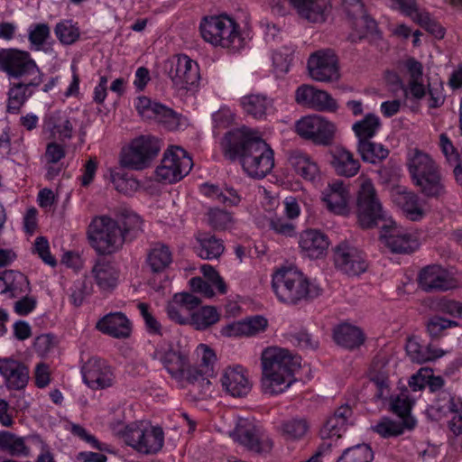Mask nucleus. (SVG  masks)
Listing matches in <instances>:
<instances>
[{
	"label": "nucleus",
	"instance_id": "nucleus-36",
	"mask_svg": "<svg viewBox=\"0 0 462 462\" xmlns=\"http://www.w3.org/2000/svg\"><path fill=\"white\" fill-rule=\"evenodd\" d=\"M331 154V163L338 175L353 177L358 172L360 162L350 151L344 147H336Z\"/></svg>",
	"mask_w": 462,
	"mask_h": 462
},
{
	"label": "nucleus",
	"instance_id": "nucleus-5",
	"mask_svg": "<svg viewBox=\"0 0 462 462\" xmlns=\"http://www.w3.org/2000/svg\"><path fill=\"white\" fill-rule=\"evenodd\" d=\"M88 237L97 253L104 255L117 252L125 242L118 221L107 216L92 219L88 226Z\"/></svg>",
	"mask_w": 462,
	"mask_h": 462
},
{
	"label": "nucleus",
	"instance_id": "nucleus-23",
	"mask_svg": "<svg viewBox=\"0 0 462 462\" xmlns=\"http://www.w3.org/2000/svg\"><path fill=\"white\" fill-rule=\"evenodd\" d=\"M43 81V74L29 77L24 81L10 84L7 99V111L12 114L19 112L30 97L33 89Z\"/></svg>",
	"mask_w": 462,
	"mask_h": 462
},
{
	"label": "nucleus",
	"instance_id": "nucleus-40",
	"mask_svg": "<svg viewBox=\"0 0 462 462\" xmlns=\"http://www.w3.org/2000/svg\"><path fill=\"white\" fill-rule=\"evenodd\" d=\"M245 112L254 118L262 119L273 112V100L263 95H248L241 99Z\"/></svg>",
	"mask_w": 462,
	"mask_h": 462
},
{
	"label": "nucleus",
	"instance_id": "nucleus-9",
	"mask_svg": "<svg viewBox=\"0 0 462 462\" xmlns=\"http://www.w3.org/2000/svg\"><path fill=\"white\" fill-rule=\"evenodd\" d=\"M0 72L13 79L43 74L30 52L18 48H0Z\"/></svg>",
	"mask_w": 462,
	"mask_h": 462
},
{
	"label": "nucleus",
	"instance_id": "nucleus-50",
	"mask_svg": "<svg viewBox=\"0 0 462 462\" xmlns=\"http://www.w3.org/2000/svg\"><path fill=\"white\" fill-rule=\"evenodd\" d=\"M309 425L305 419L292 418L283 420L279 430L282 435L290 440L300 439L304 437L308 431Z\"/></svg>",
	"mask_w": 462,
	"mask_h": 462
},
{
	"label": "nucleus",
	"instance_id": "nucleus-62",
	"mask_svg": "<svg viewBox=\"0 0 462 462\" xmlns=\"http://www.w3.org/2000/svg\"><path fill=\"white\" fill-rule=\"evenodd\" d=\"M413 401L409 397L408 391L405 390L397 395L391 403L392 411L401 418H405L410 414Z\"/></svg>",
	"mask_w": 462,
	"mask_h": 462
},
{
	"label": "nucleus",
	"instance_id": "nucleus-31",
	"mask_svg": "<svg viewBox=\"0 0 462 462\" xmlns=\"http://www.w3.org/2000/svg\"><path fill=\"white\" fill-rule=\"evenodd\" d=\"M299 245L306 256L317 259L327 251L329 242L328 236L316 229L303 231L299 239Z\"/></svg>",
	"mask_w": 462,
	"mask_h": 462
},
{
	"label": "nucleus",
	"instance_id": "nucleus-64",
	"mask_svg": "<svg viewBox=\"0 0 462 462\" xmlns=\"http://www.w3.org/2000/svg\"><path fill=\"white\" fill-rule=\"evenodd\" d=\"M439 410L444 413L452 412L457 415L462 411V398L448 393H443L439 399Z\"/></svg>",
	"mask_w": 462,
	"mask_h": 462
},
{
	"label": "nucleus",
	"instance_id": "nucleus-2",
	"mask_svg": "<svg viewBox=\"0 0 462 462\" xmlns=\"http://www.w3.org/2000/svg\"><path fill=\"white\" fill-rule=\"evenodd\" d=\"M262 391L265 394L284 393L295 381L294 372L300 367V357L286 348L266 347L261 356Z\"/></svg>",
	"mask_w": 462,
	"mask_h": 462
},
{
	"label": "nucleus",
	"instance_id": "nucleus-56",
	"mask_svg": "<svg viewBox=\"0 0 462 462\" xmlns=\"http://www.w3.org/2000/svg\"><path fill=\"white\" fill-rule=\"evenodd\" d=\"M50 35L51 30L46 23H33L28 29V40L35 50H40Z\"/></svg>",
	"mask_w": 462,
	"mask_h": 462
},
{
	"label": "nucleus",
	"instance_id": "nucleus-1",
	"mask_svg": "<svg viewBox=\"0 0 462 462\" xmlns=\"http://www.w3.org/2000/svg\"><path fill=\"white\" fill-rule=\"evenodd\" d=\"M221 146L226 157L240 159L244 171L252 178H264L274 166L272 148L245 126L227 132Z\"/></svg>",
	"mask_w": 462,
	"mask_h": 462
},
{
	"label": "nucleus",
	"instance_id": "nucleus-11",
	"mask_svg": "<svg viewBox=\"0 0 462 462\" xmlns=\"http://www.w3.org/2000/svg\"><path fill=\"white\" fill-rule=\"evenodd\" d=\"M192 160L188 152L180 147L167 149L155 173L158 180L174 183L185 177L192 168Z\"/></svg>",
	"mask_w": 462,
	"mask_h": 462
},
{
	"label": "nucleus",
	"instance_id": "nucleus-21",
	"mask_svg": "<svg viewBox=\"0 0 462 462\" xmlns=\"http://www.w3.org/2000/svg\"><path fill=\"white\" fill-rule=\"evenodd\" d=\"M295 98L298 104L317 111L335 112L337 109V101L328 92L310 85L299 87Z\"/></svg>",
	"mask_w": 462,
	"mask_h": 462
},
{
	"label": "nucleus",
	"instance_id": "nucleus-57",
	"mask_svg": "<svg viewBox=\"0 0 462 462\" xmlns=\"http://www.w3.org/2000/svg\"><path fill=\"white\" fill-rule=\"evenodd\" d=\"M427 104L430 109L440 107L445 102L444 87L441 82L428 83L426 88Z\"/></svg>",
	"mask_w": 462,
	"mask_h": 462
},
{
	"label": "nucleus",
	"instance_id": "nucleus-24",
	"mask_svg": "<svg viewBox=\"0 0 462 462\" xmlns=\"http://www.w3.org/2000/svg\"><path fill=\"white\" fill-rule=\"evenodd\" d=\"M419 282L425 291H448L456 287V281L439 265H430L422 269Z\"/></svg>",
	"mask_w": 462,
	"mask_h": 462
},
{
	"label": "nucleus",
	"instance_id": "nucleus-44",
	"mask_svg": "<svg viewBox=\"0 0 462 462\" xmlns=\"http://www.w3.org/2000/svg\"><path fill=\"white\" fill-rule=\"evenodd\" d=\"M334 339L337 345L345 348L353 349L363 344L365 337L357 327L342 324L335 328Z\"/></svg>",
	"mask_w": 462,
	"mask_h": 462
},
{
	"label": "nucleus",
	"instance_id": "nucleus-41",
	"mask_svg": "<svg viewBox=\"0 0 462 462\" xmlns=\"http://www.w3.org/2000/svg\"><path fill=\"white\" fill-rule=\"evenodd\" d=\"M26 437H21L7 430H0V450L12 457H30L31 449Z\"/></svg>",
	"mask_w": 462,
	"mask_h": 462
},
{
	"label": "nucleus",
	"instance_id": "nucleus-27",
	"mask_svg": "<svg viewBox=\"0 0 462 462\" xmlns=\"http://www.w3.org/2000/svg\"><path fill=\"white\" fill-rule=\"evenodd\" d=\"M0 374L7 388L14 390L24 388L29 379L27 367L13 358H0Z\"/></svg>",
	"mask_w": 462,
	"mask_h": 462
},
{
	"label": "nucleus",
	"instance_id": "nucleus-8",
	"mask_svg": "<svg viewBox=\"0 0 462 462\" xmlns=\"http://www.w3.org/2000/svg\"><path fill=\"white\" fill-rule=\"evenodd\" d=\"M152 356L162 364L172 378L188 383L189 349L186 346L163 342L156 346Z\"/></svg>",
	"mask_w": 462,
	"mask_h": 462
},
{
	"label": "nucleus",
	"instance_id": "nucleus-55",
	"mask_svg": "<svg viewBox=\"0 0 462 462\" xmlns=\"http://www.w3.org/2000/svg\"><path fill=\"white\" fill-rule=\"evenodd\" d=\"M111 180L116 190L126 195L134 193L139 188V182L135 179L118 171H111Z\"/></svg>",
	"mask_w": 462,
	"mask_h": 462
},
{
	"label": "nucleus",
	"instance_id": "nucleus-12",
	"mask_svg": "<svg viewBox=\"0 0 462 462\" xmlns=\"http://www.w3.org/2000/svg\"><path fill=\"white\" fill-rule=\"evenodd\" d=\"M159 140L151 135H142L134 139L129 146L123 150L121 164L133 170L146 168L160 152Z\"/></svg>",
	"mask_w": 462,
	"mask_h": 462
},
{
	"label": "nucleus",
	"instance_id": "nucleus-30",
	"mask_svg": "<svg viewBox=\"0 0 462 462\" xmlns=\"http://www.w3.org/2000/svg\"><path fill=\"white\" fill-rule=\"evenodd\" d=\"M420 192L429 199H440L447 194V185L440 167L413 181Z\"/></svg>",
	"mask_w": 462,
	"mask_h": 462
},
{
	"label": "nucleus",
	"instance_id": "nucleus-4",
	"mask_svg": "<svg viewBox=\"0 0 462 462\" xmlns=\"http://www.w3.org/2000/svg\"><path fill=\"white\" fill-rule=\"evenodd\" d=\"M202 39L214 47L238 51L244 39L237 23L226 14L205 16L199 23Z\"/></svg>",
	"mask_w": 462,
	"mask_h": 462
},
{
	"label": "nucleus",
	"instance_id": "nucleus-14",
	"mask_svg": "<svg viewBox=\"0 0 462 462\" xmlns=\"http://www.w3.org/2000/svg\"><path fill=\"white\" fill-rule=\"evenodd\" d=\"M295 130L301 138L315 144L328 145L334 139L336 125L321 116L311 115L298 120Z\"/></svg>",
	"mask_w": 462,
	"mask_h": 462
},
{
	"label": "nucleus",
	"instance_id": "nucleus-17",
	"mask_svg": "<svg viewBox=\"0 0 462 462\" xmlns=\"http://www.w3.org/2000/svg\"><path fill=\"white\" fill-rule=\"evenodd\" d=\"M336 267L347 275L356 276L367 269L363 253L347 242H341L334 248Z\"/></svg>",
	"mask_w": 462,
	"mask_h": 462
},
{
	"label": "nucleus",
	"instance_id": "nucleus-37",
	"mask_svg": "<svg viewBox=\"0 0 462 462\" xmlns=\"http://www.w3.org/2000/svg\"><path fill=\"white\" fill-rule=\"evenodd\" d=\"M405 349L411 360L418 364L434 361L445 355L442 349L431 345H421L417 337H410Z\"/></svg>",
	"mask_w": 462,
	"mask_h": 462
},
{
	"label": "nucleus",
	"instance_id": "nucleus-34",
	"mask_svg": "<svg viewBox=\"0 0 462 462\" xmlns=\"http://www.w3.org/2000/svg\"><path fill=\"white\" fill-rule=\"evenodd\" d=\"M393 202L402 208L411 220L416 221L423 217L418 196L407 190L405 187H397L392 194Z\"/></svg>",
	"mask_w": 462,
	"mask_h": 462
},
{
	"label": "nucleus",
	"instance_id": "nucleus-32",
	"mask_svg": "<svg viewBox=\"0 0 462 462\" xmlns=\"http://www.w3.org/2000/svg\"><path fill=\"white\" fill-rule=\"evenodd\" d=\"M297 14L310 23H322L329 9L328 0H291Z\"/></svg>",
	"mask_w": 462,
	"mask_h": 462
},
{
	"label": "nucleus",
	"instance_id": "nucleus-59",
	"mask_svg": "<svg viewBox=\"0 0 462 462\" xmlns=\"http://www.w3.org/2000/svg\"><path fill=\"white\" fill-rule=\"evenodd\" d=\"M270 229L278 235L284 236H293L295 235V226L282 217L276 214L268 217Z\"/></svg>",
	"mask_w": 462,
	"mask_h": 462
},
{
	"label": "nucleus",
	"instance_id": "nucleus-35",
	"mask_svg": "<svg viewBox=\"0 0 462 462\" xmlns=\"http://www.w3.org/2000/svg\"><path fill=\"white\" fill-rule=\"evenodd\" d=\"M91 274L102 292H109L118 284L119 273L109 262H97L92 267Z\"/></svg>",
	"mask_w": 462,
	"mask_h": 462
},
{
	"label": "nucleus",
	"instance_id": "nucleus-42",
	"mask_svg": "<svg viewBox=\"0 0 462 462\" xmlns=\"http://www.w3.org/2000/svg\"><path fill=\"white\" fill-rule=\"evenodd\" d=\"M146 263L152 273H162L172 263V253L164 244H153L148 251Z\"/></svg>",
	"mask_w": 462,
	"mask_h": 462
},
{
	"label": "nucleus",
	"instance_id": "nucleus-7",
	"mask_svg": "<svg viewBox=\"0 0 462 462\" xmlns=\"http://www.w3.org/2000/svg\"><path fill=\"white\" fill-rule=\"evenodd\" d=\"M357 216L359 224L369 228L377 221L385 217L381 201L377 196L373 180L365 175L357 178Z\"/></svg>",
	"mask_w": 462,
	"mask_h": 462
},
{
	"label": "nucleus",
	"instance_id": "nucleus-22",
	"mask_svg": "<svg viewBox=\"0 0 462 462\" xmlns=\"http://www.w3.org/2000/svg\"><path fill=\"white\" fill-rule=\"evenodd\" d=\"M220 381L223 390L233 397H244L252 388L247 371L241 365L226 368Z\"/></svg>",
	"mask_w": 462,
	"mask_h": 462
},
{
	"label": "nucleus",
	"instance_id": "nucleus-63",
	"mask_svg": "<svg viewBox=\"0 0 462 462\" xmlns=\"http://www.w3.org/2000/svg\"><path fill=\"white\" fill-rule=\"evenodd\" d=\"M138 114L144 119H153L161 103L152 101L147 97H139L134 102Z\"/></svg>",
	"mask_w": 462,
	"mask_h": 462
},
{
	"label": "nucleus",
	"instance_id": "nucleus-39",
	"mask_svg": "<svg viewBox=\"0 0 462 462\" xmlns=\"http://www.w3.org/2000/svg\"><path fill=\"white\" fill-rule=\"evenodd\" d=\"M114 219L118 221L125 241L133 240L143 231V221L140 216L130 208H120Z\"/></svg>",
	"mask_w": 462,
	"mask_h": 462
},
{
	"label": "nucleus",
	"instance_id": "nucleus-13",
	"mask_svg": "<svg viewBox=\"0 0 462 462\" xmlns=\"http://www.w3.org/2000/svg\"><path fill=\"white\" fill-rule=\"evenodd\" d=\"M168 75L176 90L193 92L198 87L200 76L196 61L185 54L172 57L169 60Z\"/></svg>",
	"mask_w": 462,
	"mask_h": 462
},
{
	"label": "nucleus",
	"instance_id": "nucleus-15",
	"mask_svg": "<svg viewBox=\"0 0 462 462\" xmlns=\"http://www.w3.org/2000/svg\"><path fill=\"white\" fill-rule=\"evenodd\" d=\"M380 238L391 252L411 254L419 248L418 237L411 231L397 226L393 220L382 227Z\"/></svg>",
	"mask_w": 462,
	"mask_h": 462
},
{
	"label": "nucleus",
	"instance_id": "nucleus-26",
	"mask_svg": "<svg viewBox=\"0 0 462 462\" xmlns=\"http://www.w3.org/2000/svg\"><path fill=\"white\" fill-rule=\"evenodd\" d=\"M73 123L65 113L54 111L43 118L42 132L60 142L70 140L73 136Z\"/></svg>",
	"mask_w": 462,
	"mask_h": 462
},
{
	"label": "nucleus",
	"instance_id": "nucleus-6",
	"mask_svg": "<svg viewBox=\"0 0 462 462\" xmlns=\"http://www.w3.org/2000/svg\"><path fill=\"white\" fill-rule=\"evenodd\" d=\"M120 436L126 445L144 455L157 453L164 443L162 428L144 422H134L126 425L120 432Z\"/></svg>",
	"mask_w": 462,
	"mask_h": 462
},
{
	"label": "nucleus",
	"instance_id": "nucleus-18",
	"mask_svg": "<svg viewBox=\"0 0 462 462\" xmlns=\"http://www.w3.org/2000/svg\"><path fill=\"white\" fill-rule=\"evenodd\" d=\"M83 382L93 390L110 387L115 375L110 365L98 357L89 358L81 368Z\"/></svg>",
	"mask_w": 462,
	"mask_h": 462
},
{
	"label": "nucleus",
	"instance_id": "nucleus-38",
	"mask_svg": "<svg viewBox=\"0 0 462 462\" xmlns=\"http://www.w3.org/2000/svg\"><path fill=\"white\" fill-rule=\"evenodd\" d=\"M289 163L296 174L309 181H315L319 177L318 163L308 154L293 152L289 157Z\"/></svg>",
	"mask_w": 462,
	"mask_h": 462
},
{
	"label": "nucleus",
	"instance_id": "nucleus-28",
	"mask_svg": "<svg viewBox=\"0 0 462 462\" xmlns=\"http://www.w3.org/2000/svg\"><path fill=\"white\" fill-rule=\"evenodd\" d=\"M406 165L412 182L439 167L431 155L418 148L408 151Z\"/></svg>",
	"mask_w": 462,
	"mask_h": 462
},
{
	"label": "nucleus",
	"instance_id": "nucleus-58",
	"mask_svg": "<svg viewBox=\"0 0 462 462\" xmlns=\"http://www.w3.org/2000/svg\"><path fill=\"white\" fill-rule=\"evenodd\" d=\"M67 430L75 437L89 444L92 448L103 451L106 450V444L100 443L95 436L90 434L84 427L76 423H69Z\"/></svg>",
	"mask_w": 462,
	"mask_h": 462
},
{
	"label": "nucleus",
	"instance_id": "nucleus-49",
	"mask_svg": "<svg viewBox=\"0 0 462 462\" xmlns=\"http://www.w3.org/2000/svg\"><path fill=\"white\" fill-rule=\"evenodd\" d=\"M220 314L213 306H204L190 314L189 324L198 330H204L217 323Z\"/></svg>",
	"mask_w": 462,
	"mask_h": 462
},
{
	"label": "nucleus",
	"instance_id": "nucleus-48",
	"mask_svg": "<svg viewBox=\"0 0 462 462\" xmlns=\"http://www.w3.org/2000/svg\"><path fill=\"white\" fill-rule=\"evenodd\" d=\"M153 119L171 131L180 130L188 125L185 117L162 104L156 111Z\"/></svg>",
	"mask_w": 462,
	"mask_h": 462
},
{
	"label": "nucleus",
	"instance_id": "nucleus-16",
	"mask_svg": "<svg viewBox=\"0 0 462 462\" xmlns=\"http://www.w3.org/2000/svg\"><path fill=\"white\" fill-rule=\"evenodd\" d=\"M308 69L312 79L331 82L339 79L337 59L332 51H319L310 55Z\"/></svg>",
	"mask_w": 462,
	"mask_h": 462
},
{
	"label": "nucleus",
	"instance_id": "nucleus-25",
	"mask_svg": "<svg viewBox=\"0 0 462 462\" xmlns=\"http://www.w3.org/2000/svg\"><path fill=\"white\" fill-rule=\"evenodd\" d=\"M350 193L343 181L336 180L324 189L322 200L331 212L337 215H346L349 211Z\"/></svg>",
	"mask_w": 462,
	"mask_h": 462
},
{
	"label": "nucleus",
	"instance_id": "nucleus-43",
	"mask_svg": "<svg viewBox=\"0 0 462 462\" xmlns=\"http://www.w3.org/2000/svg\"><path fill=\"white\" fill-rule=\"evenodd\" d=\"M381 126L380 117L375 114L369 113L362 119L355 122L351 128L357 139V143H362L374 138Z\"/></svg>",
	"mask_w": 462,
	"mask_h": 462
},
{
	"label": "nucleus",
	"instance_id": "nucleus-60",
	"mask_svg": "<svg viewBox=\"0 0 462 462\" xmlns=\"http://www.w3.org/2000/svg\"><path fill=\"white\" fill-rule=\"evenodd\" d=\"M439 147L449 165L460 161V154L447 134H440Z\"/></svg>",
	"mask_w": 462,
	"mask_h": 462
},
{
	"label": "nucleus",
	"instance_id": "nucleus-29",
	"mask_svg": "<svg viewBox=\"0 0 462 462\" xmlns=\"http://www.w3.org/2000/svg\"><path fill=\"white\" fill-rule=\"evenodd\" d=\"M96 328L115 338H126L131 334V322L122 312L109 313L100 319Z\"/></svg>",
	"mask_w": 462,
	"mask_h": 462
},
{
	"label": "nucleus",
	"instance_id": "nucleus-52",
	"mask_svg": "<svg viewBox=\"0 0 462 462\" xmlns=\"http://www.w3.org/2000/svg\"><path fill=\"white\" fill-rule=\"evenodd\" d=\"M54 32L59 41L65 45L74 43L80 35L79 27L71 20H63L58 23Z\"/></svg>",
	"mask_w": 462,
	"mask_h": 462
},
{
	"label": "nucleus",
	"instance_id": "nucleus-19",
	"mask_svg": "<svg viewBox=\"0 0 462 462\" xmlns=\"http://www.w3.org/2000/svg\"><path fill=\"white\" fill-rule=\"evenodd\" d=\"M408 76L407 84L400 82L402 96L406 101H411L416 106L426 96V87L423 84V66L413 58L407 59L403 63Z\"/></svg>",
	"mask_w": 462,
	"mask_h": 462
},
{
	"label": "nucleus",
	"instance_id": "nucleus-20",
	"mask_svg": "<svg viewBox=\"0 0 462 462\" xmlns=\"http://www.w3.org/2000/svg\"><path fill=\"white\" fill-rule=\"evenodd\" d=\"M233 439L255 452H267L273 447V441L259 434V430L248 419H239L231 433Z\"/></svg>",
	"mask_w": 462,
	"mask_h": 462
},
{
	"label": "nucleus",
	"instance_id": "nucleus-51",
	"mask_svg": "<svg viewBox=\"0 0 462 462\" xmlns=\"http://www.w3.org/2000/svg\"><path fill=\"white\" fill-rule=\"evenodd\" d=\"M374 452L370 446L359 444L346 448L337 462H372Z\"/></svg>",
	"mask_w": 462,
	"mask_h": 462
},
{
	"label": "nucleus",
	"instance_id": "nucleus-33",
	"mask_svg": "<svg viewBox=\"0 0 462 462\" xmlns=\"http://www.w3.org/2000/svg\"><path fill=\"white\" fill-rule=\"evenodd\" d=\"M352 413V409L347 404L337 408L322 427L320 430L321 437L323 439L340 438L346 431L348 420L351 418Z\"/></svg>",
	"mask_w": 462,
	"mask_h": 462
},
{
	"label": "nucleus",
	"instance_id": "nucleus-61",
	"mask_svg": "<svg viewBox=\"0 0 462 462\" xmlns=\"http://www.w3.org/2000/svg\"><path fill=\"white\" fill-rule=\"evenodd\" d=\"M141 316L143 319L146 330L150 334L162 335V328L158 319L150 311L149 306L146 303L141 302L137 306Z\"/></svg>",
	"mask_w": 462,
	"mask_h": 462
},
{
	"label": "nucleus",
	"instance_id": "nucleus-46",
	"mask_svg": "<svg viewBox=\"0 0 462 462\" xmlns=\"http://www.w3.org/2000/svg\"><path fill=\"white\" fill-rule=\"evenodd\" d=\"M6 297L18 298L30 291L27 277L14 270H5Z\"/></svg>",
	"mask_w": 462,
	"mask_h": 462
},
{
	"label": "nucleus",
	"instance_id": "nucleus-54",
	"mask_svg": "<svg viewBox=\"0 0 462 462\" xmlns=\"http://www.w3.org/2000/svg\"><path fill=\"white\" fill-rule=\"evenodd\" d=\"M371 381L375 387L374 396L378 399H387L390 394V385L387 373L384 370H376L373 365L370 371Z\"/></svg>",
	"mask_w": 462,
	"mask_h": 462
},
{
	"label": "nucleus",
	"instance_id": "nucleus-45",
	"mask_svg": "<svg viewBox=\"0 0 462 462\" xmlns=\"http://www.w3.org/2000/svg\"><path fill=\"white\" fill-rule=\"evenodd\" d=\"M356 151L365 162L376 164L386 159L389 150L383 144L371 140L356 143Z\"/></svg>",
	"mask_w": 462,
	"mask_h": 462
},
{
	"label": "nucleus",
	"instance_id": "nucleus-53",
	"mask_svg": "<svg viewBox=\"0 0 462 462\" xmlns=\"http://www.w3.org/2000/svg\"><path fill=\"white\" fill-rule=\"evenodd\" d=\"M294 48L292 46H282L273 54V64L277 76L287 73L292 60Z\"/></svg>",
	"mask_w": 462,
	"mask_h": 462
},
{
	"label": "nucleus",
	"instance_id": "nucleus-47",
	"mask_svg": "<svg viewBox=\"0 0 462 462\" xmlns=\"http://www.w3.org/2000/svg\"><path fill=\"white\" fill-rule=\"evenodd\" d=\"M199 245L196 247L197 254L203 259L218 258L224 252V245L221 240L211 235H200L198 237Z\"/></svg>",
	"mask_w": 462,
	"mask_h": 462
},
{
	"label": "nucleus",
	"instance_id": "nucleus-10",
	"mask_svg": "<svg viewBox=\"0 0 462 462\" xmlns=\"http://www.w3.org/2000/svg\"><path fill=\"white\" fill-rule=\"evenodd\" d=\"M196 356L199 368L188 369V383L190 384L192 392H197L201 398L211 393V383L208 379L214 373V365L217 356L214 351L207 345L200 344L196 348Z\"/></svg>",
	"mask_w": 462,
	"mask_h": 462
},
{
	"label": "nucleus",
	"instance_id": "nucleus-3",
	"mask_svg": "<svg viewBox=\"0 0 462 462\" xmlns=\"http://www.w3.org/2000/svg\"><path fill=\"white\" fill-rule=\"evenodd\" d=\"M272 287L281 302L295 305L315 299L321 294V288L310 282L296 268H282L273 275Z\"/></svg>",
	"mask_w": 462,
	"mask_h": 462
}]
</instances>
